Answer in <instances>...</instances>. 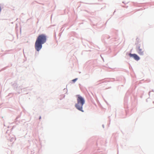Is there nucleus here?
<instances>
[{"label": "nucleus", "instance_id": "f257e3e1", "mask_svg": "<svg viewBox=\"0 0 154 154\" xmlns=\"http://www.w3.org/2000/svg\"><path fill=\"white\" fill-rule=\"evenodd\" d=\"M46 41V36L44 34L39 35L37 38L35 43V48L37 51H39L42 47V44Z\"/></svg>", "mask_w": 154, "mask_h": 154}, {"label": "nucleus", "instance_id": "f03ea898", "mask_svg": "<svg viewBox=\"0 0 154 154\" xmlns=\"http://www.w3.org/2000/svg\"><path fill=\"white\" fill-rule=\"evenodd\" d=\"M76 96L77 97V103L75 104V106L78 109L83 112L84 111L82 110V106L85 103V100L84 98L79 95H76Z\"/></svg>", "mask_w": 154, "mask_h": 154}, {"label": "nucleus", "instance_id": "7ed1b4c3", "mask_svg": "<svg viewBox=\"0 0 154 154\" xmlns=\"http://www.w3.org/2000/svg\"><path fill=\"white\" fill-rule=\"evenodd\" d=\"M128 55L130 57H133L135 60L137 61L138 60L140 59L139 57L136 54H131L130 53Z\"/></svg>", "mask_w": 154, "mask_h": 154}, {"label": "nucleus", "instance_id": "20e7f679", "mask_svg": "<svg viewBox=\"0 0 154 154\" xmlns=\"http://www.w3.org/2000/svg\"><path fill=\"white\" fill-rule=\"evenodd\" d=\"M136 50L138 53L140 55H142L143 54V51L140 46H138L136 47Z\"/></svg>", "mask_w": 154, "mask_h": 154}, {"label": "nucleus", "instance_id": "39448f33", "mask_svg": "<svg viewBox=\"0 0 154 154\" xmlns=\"http://www.w3.org/2000/svg\"><path fill=\"white\" fill-rule=\"evenodd\" d=\"M77 80V79H74L72 80V81L73 82H75Z\"/></svg>", "mask_w": 154, "mask_h": 154}]
</instances>
